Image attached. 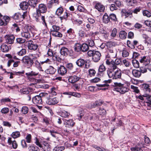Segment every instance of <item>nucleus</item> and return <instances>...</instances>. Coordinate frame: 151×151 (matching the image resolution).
<instances>
[{
  "mask_svg": "<svg viewBox=\"0 0 151 151\" xmlns=\"http://www.w3.org/2000/svg\"><path fill=\"white\" fill-rule=\"evenodd\" d=\"M38 149L37 147L36 146H34L33 145L30 146L28 149L29 151H37Z\"/></svg>",
  "mask_w": 151,
  "mask_h": 151,
  "instance_id": "obj_47",
  "label": "nucleus"
},
{
  "mask_svg": "<svg viewBox=\"0 0 151 151\" xmlns=\"http://www.w3.org/2000/svg\"><path fill=\"white\" fill-rule=\"evenodd\" d=\"M60 52L61 55L66 56L68 55V50L67 48L63 47L61 48Z\"/></svg>",
  "mask_w": 151,
  "mask_h": 151,
  "instance_id": "obj_24",
  "label": "nucleus"
},
{
  "mask_svg": "<svg viewBox=\"0 0 151 151\" xmlns=\"http://www.w3.org/2000/svg\"><path fill=\"white\" fill-rule=\"evenodd\" d=\"M1 50L4 52H7L10 49L6 44H3L0 46Z\"/></svg>",
  "mask_w": 151,
  "mask_h": 151,
  "instance_id": "obj_26",
  "label": "nucleus"
},
{
  "mask_svg": "<svg viewBox=\"0 0 151 151\" xmlns=\"http://www.w3.org/2000/svg\"><path fill=\"white\" fill-rule=\"evenodd\" d=\"M140 147H132L131 148V150L132 151H143L141 149V148L143 146L141 145L139 146Z\"/></svg>",
  "mask_w": 151,
  "mask_h": 151,
  "instance_id": "obj_51",
  "label": "nucleus"
},
{
  "mask_svg": "<svg viewBox=\"0 0 151 151\" xmlns=\"http://www.w3.org/2000/svg\"><path fill=\"white\" fill-rule=\"evenodd\" d=\"M25 139L27 142L28 143H31L32 139L31 135L29 134H27L26 137Z\"/></svg>",
  "mask_w": 151,
  "mask_h": 151,
  "instance_id": "obj_53",
  "label": "nucleus"
},
{
  "mask_svg": "<svg viewBox=\"0 0 151 151\" xmlns=\"http://www.w3.org/2000/svg\"><path fill=\"white\" fill-rule=\"evenodd\" d=\"M113 67L112 68H109L107 70V73L109 77L113 79H121L122 74L121 70L116 68V66Z\"/></svg>",
  "mask_w": 151,
  "mask_h": 151,
  "instance_id": "obj_1",
  "label": "nucleus"
},
{
  "mask_svg": "<svg viewBox=\"0 0 151 151\" xmlns=\"http://www.w3.org/2000/svg\"><path fill=\"white\" fill-rule=\"evenodd\" d=\"M22 37H25L26 38H29L31 37L30 35L29 32L27 31L25 32L23 31L21 33Z\"/></svg>",
  "mask_w": 151,
  "mask_h": 151,
  "instance_id": "obj_35",
  "label": "nucleus"
},
{
  "mask_svg": "<svg viewBox=\"0 0 151 151\" xmlns=\"http://www.w3.org/2000/svg\"><path fill=\"white\" fill-rule=\"evenodd\" d=\"M17 42L19 44H22L25 42L26 40L22 38H18L16 40Z\"/></svg>",
  "mask_w": 151,
  "mask_h": 151,
  "instance_id": "obj_50",
  "label": "nucleus"
},
{
  "mask_svg": "<svg viewBox=\"0 0 151 151\" xmlns=\"http://www.w3.org/2000/svg\"><path fill=\"white\" fill-rule=\"evenodd\" d=\"M122 16L126 18L128 17H131L133 13L132 10L131 9H123L121 11Z\"/></svg>",
  "mask_w": 151,
  "mask_h": 151,
  "instance_id": "obj_9",
  "label": "nucleus"
},
{
  "mask_svg": "<svg viewBox=\"0 0 151 151\" xmlns=\"http://www.w3.org/2000/svg\"><path fill=\"white\" fill-rule=\"evenodd\" d=\"M74 50L76 52L81 51V45L79 43H77L74 46Z\"/></svg>",
  "mask_w": 151,
  "mask_h": 151,
  "instance_id": "obj_40",
  "label": "nucleus"
},
{
  "mask_svg": "<svg viewBox=\"0 0 151 151\" xmlns=\"http://www.w3.org/2000/svg\"><path fill=\"white\" fill-rule=\"evenodd\" d=\"M147 101L146 102L147 106L151 107V96H149L147 98Z\"/></svg>",
  "mask_w": 151,
  "mask_h": 151,
  "instance_id": "obj_57",
  "label": "nucleus"
},
{
  "mask_svg": "<svg viewBox=\"0 0 151 151\" xmlns=\"http://www.w3.org/2000/svg\"><path fill=\"white\" fill-rule=\"evenodd\" d=\"M26 50L24 49H22L17 54L19 56H23L26 54Z\"/></svg>",
  "mask_w": 151,
  "mask_h": 151,
  "instance_id": "obj_52",
  "label": "nucleus"
},
{
  "mask_svg": "<svg viewBox=\"0 0 151 151\" xmlns=\"http://www.w3.org/2000/svg\"><path fill=\"white\" fill-rule=\"evenodd\" d=\"M52 58L53 60L58 62H60L61 60V58L58 56L56 53L54 54L52 56Z\"/></svg>",
  "mask_w": 151,
  "mask_h": 151,
  "instance_id": "obj_38",
  "label": "nucleus"
},
{
  "mask_svg": "<svg viewBox=\"0 0 151 151\" xmlns=\"http://www.w3.org/2000/svg\"><path fill=\"white\" fill-rule=\"evenodd\" d=\"M22 60L23 63L27 65L28 68L31 67L34 63L33 60L27 56L23 57Z\"/></svg>",
  "mask_w": 151,
  "mask_h": 151,
  "instance_id": "obj_10",
  "label": "nucleus"
},
{
  "mask_svg": "<svg viewBox=\"0 0 151 151\" xmlns=\"http://www.w3.org/2000/svg\"><path fill=\"white\" fill-rule=\"evenodd\" d=\"M70 94H71V95L77 97L78 98H80L81 97V94L80 93H78L77 92H71L70 93Z\"/></svg>",
  "mask_w": 151,
  "mask_h": 151,
  "instance_id": "obj_58",
  "label": "nucleus"
},
{
  "mask_svg": "<svg viewBox=\"0 0 151 151\" xmlns=\"http://www.w3.org/2000/svg\"><path fill=\"white\" fill-rule=\"evenodd\" d=\"M58 102V99L56 98L50 99H48L46 101V103L47 104L50 105L56 104Z\"/></svg>",
  "mask_w": 151,
  "mask_h": 151,
  "instance_id": "obj_21",
  "label": "nucleus"
},
{
  "mask_svg": "<svg viewBox=\"0 0 151 151\" xmlns=\"http://www.w3.org/2000/svg\"><path fill=\"white\" fill-rule=\"evenodd\" d=\"M101 56V53L98 51H96L92 56V60L95 62H97L100 60Z\"/></svg>",
  "mask_w": 151,
  "mask_h": 151,
  "instance_id": "obj_15",
  "label": "nucleus"
},
{
  "mask_svg": "<svg viewBox=\"0 0 151 151\" xmlns=\"http://www.w3.org/2000/svg\"><path fill=\"white\" fill-rule=\"evenodd\" d=\"M38 2V0H29L28 1L29 5L35 8L37 5Z\"/></svg>",
  "mask_w": 151,
  "mask_h": 151,
  "instance_id": "obj_29",
  "label": "nucleus"
},
{
  "mask_svg": "<svg viewBox=\"0 0 151 151\" xmlns=\"http://www.w3.org/2000/svg\"><path fill=\"white\" fill-rule=\"evenodd\" d=\"M89 45L91 47H92L94 45V41L92 40H88V41Z\"/></svg>",
  "mask_w": 151,
  "mask_h": 151,
  "instance_id": "obj_64",
  "label": "nucleus"
},
{
  "mask_svg": "<svg viewBox=\"0 0 151 151\" xmlns=\"http://www.w3.org/2000/svg\"><path fill=\"white\" fill-rule=\"evenodd\" d=\"M117 32V29L116 28H114L112 31L111 33V37H116Z\"/></svg>",
  "mask_w": 151,
  "mask_h": 151,
  "instance_id": "obj_55",
  "label": "nucleus"
},
{
  "mask_svg": "<svg viewBox=\"0 0 151 151\" xmlns=\"http://www.w3.org/2000/svg\"><path fill=\"white\" fill-rule=\"evenodd\" d=\"M28 111V108L26 106H23L22 107V112L24 114H27Z\"/></svg>",
  "mask_w": 151,
  "mask_h": 151,
  "instance_id": "obj_48",
  "label": "nucleus"
},
{
  "mask_svg": "<svg viewBox=\"0 0 151 151\" xmlns=\"http://www.w3.org/2000/svg\"><path fill=\"white\" fill-rule=\"evenodd\" d=\"M131 88L133 90V91L136 93H138L139 92V90L138 89V87L134 86L133 85L131 86Z\"/></svg>",
  "mask_w": 151,
  "mask_h": 151,
  "instance_id": "obj_61",
  "label": "nucleus"
},
{
  "mask_svg": "<svg viewBox=\"0 0 151 151\" xmlns=\"http://www.w3.org/2000/svg\"><path fill=\"white\" fill-rule=\"evenodd\" d=\"M99 114L101 115H104L106 114V111L103 108H101L99 110Z\"/></svg>",
  "mask_w": 151,
  "mask_h": 151,
  "instance_id": "obj_59",
  "label": "nucleus"
},
{
  "mask_svg": "<svg viewBox=\"0 0 151 151\" xmlns=\"http://www.w3.org/2000/svg\"><path fill=\"white\" fill-rule=\"evenodd\" d=\"M65 125L66 127L69 128H71L73 127L75 124V122L72 119H70L66 120L65 121Z\"/></svg>",
  "mask_w": 151,
  "mask_h": 151,
  "instance_id": "obj_20",
  "label": "nucleus"
},
{
  "mask_svg": "<svg viewBox=\"0 0 151 151\" xmlns=\"http://www.w3.org/2000/svg\"><path fill=\"white\" fill-rule=\"evenodd\" d=\"M139 61L140 63H143L145 66H146L150 63V60L148 57L144 56L141 57Z\"/></svg>",
  "mask_w": 151,
  "mask_h": 151,
  "instance_id": "obj_17",
  "label": "nucleus"
},
{
  "mask_svg": "<svg viewBox=\"0 0 151 151\" xmlns=\"http://www.w3.org/2000/svg\"><path fill=\"white\" fill-rule=\"evenodd\" d=\"M115 89L116 91L122 94H124L129 91V89L127 87L124 86V84L120 87H117Z\"/></svg>",
  "mask_w": 151,
  "mask_h": 151,
  "instance_id": "obj_13",
  "label": "nucleus"
},
{
  "mask_svg": "<svg viewBox=\"0 0 151 151\" xmlns=\"http://www.w3.org/2000/svg\"><path fill=\"white\" fill-rule=\"evenodd\" d=\"M103 103V101H96L94 102L88 104V107L90 109L94 108L101 105Z\"/></svg>",
  "mask_w": 151,
  "mask_h": 151,
  "instance_id": "obj_12",
  "label": "nucleus"
},
{
  "mask_svg": "<svg viewBox=\"0 0 151 151\" xmlns=\"http://www.w3.org/2000/svg\"><path fill=\"white\" fill-rule=\"evenodd\" d=\"M32 101L34 104H42V99L41 96H36L32 98Z\"/></svg>",
  "mask_w": 151,
  "mask_h": 151,
  "instance_id": "obj_14",
  "label": "nucleus"
},
{
  "mask_svg": "<svg viewBox=\"0 0 151 151\" xmlns=\"http://www.w3.org/2000/svg\"><path fill=\"white\" fill-rule=\"evenodd\" d=\"M60 27L59 26L56 25H53L50 29L51 34L55 37H61L62 36V34L58 31L60 30Z\"/></svg>",
  "mask_w": 151,
  "mask_h": 151,
  "instance_id": "obj_4",
  "label": "nucleus"
},
{
  "mask_svg": "<svg viewBox=\"0 0 151 151\" xmlns=\"http://www.w3.org/2000/svg\"><path fill=\"white\" fill-rule=\"evenodd\" d=\"M129 53L127 50H123L122 51V56L123 57H126L128 56Z\"/></svg>",
  "mask_w": 151,
  "mask_h": 151,
  "instance_id": "obj_54",
  "label": "nucleus"
},
{
  "mask_svg": "<svg viewBox=\"0 0 151 151\" xmlns=\"http://www.w3.org/2000/svg\"><path fill=\"white\" fill-rule=\"evenodd\" d=\"M85 61L83 59L80 58L78 59L76 62V65L79 67H82L85 64Z\"/></svg>",
  "mask_w": 151,
  "mask_h": 151,
  "instance_id": "obj_28",
  "label": "nucleus"
},
{
  "mask_svg": "<svg viewBox=\"0 0 151 151\" xmlns=\"http://www.w3.org/2000/svg\"><path fill=\"white\" fill-rule=\"evenodd\" d=\"M70 114V113L65 111H63L61 113V116L65 118L69 116Z\"/></svg>",
  "mask_w": 151,
  "mask_h": 151,
  "instance_id": "obj_46",
  "label": "nucleus"
},
{
  "mask_svg": "<svg viewBox=\"0 0 151 151\" xmlns=\"http://www.w3.org/2000/svg\"><path fill=\"white\" fill-rule=\"evenodd\" d=\"M47 7L44 4H40L38 6V9L36 10L37 14L38 17L41 15V13H44L47 11Z\"/></svg>",
  "mask_w": 151,
  "mask_h": 151,
  "instance_id": "obj_7",
  "label": "nucleus"
},
{
  "mask_svg": "<svg viewBox=\"0 0 151 151\" xmlns=\"http://www.w3.org/2000/svg\"><path fill=\"white\" fill-rule=\"evenodd\" d=\"M57 71L59 74L63 76L66 73L67 70L66 68L64 66L61 65L58 68Z\"/></svg>",
  "mask_w": 151,
  "mask_h": 151,
  "instance_id": "obj_16",
  "label": "nucleus"
},
{
  "mask_svg": "<svg viewBox=\"0 0 151 151\" xmlns=\"http://www.w3.org/2000/svg\"><path fill=\"white\" fill-rule=\"evenodd\" d=\"M110 19L114 21H116L117 20L116 15L113 14H111L109 15Z\"/></svg>",
  "mask_w": 151,
  "mask_h": 151,
  "instance_id": "obj_56",
  "label": "nucleus"
},
{
  "mask_svg": "<svg viewBox=\"0 0 151 151\" xmlns=\"http://www.w3.org/2000/svg\"><path fill=\"white\" fill-rule=\"evenodd\" d=\"M133 66L135 68H137L139 67V63L136 60H133L132 61Z\"/></svg>",
  "mask_w": 151,
  "mask_h": 151,
  "instance_id": "obj_45",
  "label": "nucleus"
},
{
  "mask_svg": "<svg viewBox=\"0 0 151 151\" xmlns=\"http://www.w3.org/2000/svg\"><path fill=\"white\" fill-rule=\"evenodd\" d=\"M88 73L89 76L91 77L95 75L96 72L94 69H90L89 70Z\"/></svg>",
  "mask_w": 151,
  "mask_h": 151,
  "instance_id": "obj_49",
  "label": "nucleus"
},
{
  "mask_svg": "<svg viewBox=\"0 0 151 151\" xmlns=\"http://www.w3.org/2000/svg\"><path fill=\"white\" fill-rule=\"evenodd\" d=\"M121 61L120 60L118 59H116L115 61L113 60H111V61L109 59H106V64L109 65V68H112L113 66H116V68H118L117 65H119Z\"/></svg>",
  "mask_w": 151,
  "mask_h": 151,
  "instance_id": "obj_6",
  "label": "nucleus"
},
{
  "mask_svg": "<svg viewBox=\"0 0 151 151\" xmlns=\"http://www.w3.org/2000/svg\"><path fill=\"white\" fill-rule=\"evenodd\" d=\"M132 73L133 76L136 77H139L141 75V73L140 71L136 70H133Z\"/></svg>",
  "mask_w": 151,
  "mask_h": 151,
  "instance_id": "obj_34",
  "label": "nucleus"
},
{
  "mask_svg": "<svg viewBox=\"0 0 151 151\" xmlns=\"http://www.w3.org/2000/svg\"><path fill=\"white\" fill-rule=\"evenodd\" d=\"M9 111V108L7 107H5L1 109V111L2 113L6 114L8 113Z\"/></svg>",
  "mask_w": 151,
  "mask_h": 151,
  "instance_id": "obj_62",
  "label": "nucleus"
},
{
  "mask_svg": "<svg viewBox=\"0 0 151 151\" xmlns=\"http://www.w3.org/2000/svg\"><path fill=\"white\" fill-rule=\"evenodd\" d=\"M20 136V132L18 131H15V132H14L12 133V137L14 139L19 137Z\"/></svg>",
  "mask_w": 151,
  "mask_h": 151,
  "instance_id": "obj_43",
  "label": "nucleus"
},
{
  "mask_svg": "<svg viewBox=\"0 0 151 151\" xmlns=\"http://www.w3.org/2000/svg\"><path fill=\"white\" fill-rule=\"evenodd\" d=\"M80 78L75 75L70 76L68 79L69 82L72 83H74L78 81Z\"/></svg>",
  "mask_w": 151,
  "mask_h": 151,
  "instance_id": "obj_22",
  "label": "nucleus"
},
{
  "mask_svg": "<svg viewBox=\"0 0 151 151\" xmlns=\"http://www.w3.org/2000/svg\"><path fill=\"white\" fill-rule=\"evenodd\" d=\"M149 87V85L147 84H143L142 86V88L144 91L149 92L150 90Z\"/></svg>",
  "mask_w": 151,
  "mask_h": 151,
  "instance_id": "obj_33",
  "label": "nucleus"
},
{
  "mask_svg": "<svg viewBox=\"0 0 151 151\" xmlns=\"http://www.w3.org/2000/svg\"><path fill=\"white\" fill-rule=\"evenodd\" d=\"M8 142L10 145H12V147L14 149H16L17 147V145L15 141H12L11 138H9L8 140Z\"/></svg>",
  "mask_w": 151,
  "mask_h": 151,
  "instance_id": "obj_27",
  "label": "nucleus"
},
{
  "mask_svg": "<svg viewBox=\"0 0 151 151\" xmlns=\"http://www.w3.org/2000/svg\"><path fill=\"white\" fill-rule=\"evenodd\" d=\"M95 8L98 11L100 12H104L105 9L104 6L100 3H98L96 4Z\"/></svg>",
  "mask_w": 151,
  "mask_h": 151,
  "instance_id": "obj_18",
  "label": "nucleus"
},
{
  "mask_svg": "<svg viewBox=\"0 0 151 151\" xmlns=\"http://www.w3.org/2000/svg\"><path fill=\"white\" fill-rule=\"evenodd\" d=\"M142 14L143 16L148 17H151V13L148 10H143L142 12Z\"/></svg>",
  "mask_w": 151,
  "mask_h": 151,
  "instance_id": "obj_42",
  "label": "nucleus"
},
{
  "mask_svg": "<svg viewBox=\"0 0 151 151\" xmlns=\"http://www.w3.org/2000/svg\"><path fill=\"white\" fill-rule=\"evenodd\" d=\"M28 3L26 1H23L20 4V8L23 10H26L28 7Z\"/></svg>",
  "mask_w": 151,
  "mask_h": 151,
  "instance_id": "obj_25",
  "label": "nucleus"
},
{
  "mask_svg": "<svg viewBox=\"0 0 151 151\" xmlns=\"http://www.w3.org/2000/svg\"><path fill=\"white\" fill-rule=\"evenodd\" d=\"M74 31L71 28H70L67 31V36H68V37L69 38H72L73 36H72V35H73Z\"/></svg>",
  "mask_w": 151,
  "mask_h": 151,
  "instance_id": "obj_39",
  "label": "nucleus"
},
{
  "mask_svg": "<svg viewBox=\"0 0 151 151\" xmlns=\"http://www.w3.org/2000/svg\"><path fill=\"white\" fill-rule=\"evenodd\" d=\"M38 74V73L33 71H31L30 72L27 73H26V75L29 78L30 77L32 76H35L37 75Z\"/></svg>",
  "mask_w": 151,
  "mask_h": 151,
  "instance_id": "obj_37",
  "label": "nucleus"
},
{
  "mask_svg": "<svg viewBox=\"0 0 151 151\" xmlns=\"http://www.w3.org/2000/svg\"><path fill=\"white\" fill-rule=\"evenodd\" d=\"M35 140V143L40 148H42L44 151H50V145L48 143L44 142L43 145H42L37 138L36 137Z\"/></svg>",
  "mask_w": 151,
  "mask_h": 151,
  "instance_id": "obj_3",
  "label": "nucleus"
},
{
  "mask_svg": "<svg viewBox=\"0 0 151 151\" xmlns=\"http://www.w3.org/2000/svg\"><path fill=\"white\" fill-rule=\"evenodd\" d=\"M122 5L121 1L119 0H116L114 2L113 4H112L110 6V10L111 11H113L117 10L118 8L120 7Z\"/></svg>",
  "mask_w": 151,
  "mask_h": 151,
  "instance_id": "obj_11",
  "label": "nucleus"
},
{
  "mask_svg": "<svg viewBox=\"0 0 151 151\" xmlns=\"http://www.w3.org/2000/svg\"><path fill=\"white\" fill-rule=\"evenodd\" d=\"M63 149V147H55L53 150V151H62Z\"/></svg>",
  "mask_w": 151,
  "mask_h": 151,
  "instance_id": "obj_63",
  "label": "nucleus"
},
{
  "mask_svg": "<svg viewBox=\"0 0 151 151\" xmlns=\"http://www.w3.org/2000/svg\"><path fill=\"white\" fill-rule=\"evenodd\" d=\"M102 19L103 22L105 24L108 23L110 20L109 17L106 13L103 15Z\"/></svg>",
  "mask_w": 151,
  "mask_h": 151,
  "instance_id": "obj_30",
  "label": "nucleus"
},
{
  "mask_svg": "<svg viewBox=\"0 0 151 151\" xmlns=\"http://www.w3.org/2000/svg\"><path fill=\"white\" fill-rule=\"evenodd\" d=\"M35 64L36 67L40 71H43L44 70H43L42 67L41 66L40 63L37 60H36L35 62Z\"/></svg>",
  "mask_w": 151,
  "mask_h": 151,
  "instance_id": "obj_41",
  "label": "nucleus"
},
{
  "mask_svg": "<svg viewBox=\"0 0 151 151\" xmlns=\"http://www.w3.org/2000/svg\"><path fill=\"white\" fill-rule=\"evenodd\" d=\"M106 70L105 67L103 64H102L100 65L99 68L98 70L99 72L102 73L105 71Z\"/></svg>",
  "mask_w": 151,
  "mask_h": 151,
  "instance_id": "obj_44",
  "label": "nucleus"
},
{
  "mask_svg": "<svg viewBox=\"0 0 151 151\" xmlns=\"http://www.w3.org/2000/svg\"><path fill=\"white\" fill-rule=\"evenodd\" d=\"M21 93H22L23 94H28L29 93V91L28 88H23L21 90Z\"/></svg>",
  "mask_w": 151,
  "mask_h": 151,
  "instance_id": "obj_60",
  "label": "nucleus"
},
{
  "mask_svg": "<svg viewBox=\"0 0 151 151\" xmlns=\"http://www.w3.org/2000/svg\"><path fill=\"white\" fill-rule=\"evenodd\" d=\"M56 69L52 66H50L48 69L46 70L45 72L47 74H53L55 73L56 71Z\"/></svg>",
  "mask_w": 151,
  "mask_h": 151,
  "instance_id": "obj_23",
  "label": "nucleus"
},
{
  "mask_svg": "<svg viewBox=\"0 0 151 151\" xmlns=\"http://www.w3.org/2000/svg\"><path fill=\"white\" fill-rule=\"evenodd\" d=\"M26 44L27 45L28 49L29 50L35 51L38 49V45L32 40L27 41Z\"/></svg>",
  "mask_w": 151,
  "mask_h": 151,
  "instance_id": "obj_8",
  "label": "nucleus"
},
{
  "mask_svg": "<svg viewBox=\"0 0 151 151\" xmlns=\"http://www.w3.org/2000/svg\"><path fill=\"white\" fill-rule=\"evenodd\" d=\"M59 2V0H51L47 4L48 7L49 8H51L54 4H58Z\"/></svg>",
  "mask_w": 151,
  "mask_h": 151,
  "instance_id": "obj_31",
  "label": "nucleus"
},
{
  "mask_svg": "<svg viewBox=\"0 0 151 151\" xmlns=\"http://www.w3.org/2000/svg\"><path fill=\"white\" fill-rule=\"evenodd\" d=\"M127 33L125 31L122 30L120 32L119 37L122 39H125L127 37Z\"/></svg>",
  "mask_w": 151,
  "mask_h": 151,
  "instance_id": "obj_32",
  "label": "nucleus"
},
{
  "mask_svg": "<svg viewBox=\"0 0 151 151\" xmlns=\"http://www.w3.org/2000/svg\"><path fill=\"white\" fill-rule=\"evenodd\" d=\"M63 9L62 7L60 6L58 8L55 12V14L56 15L59 16V18L60 19L61 22L63 20H67L68 17L69 16L70 13L65 12L64 13V14L63 16H60L63 13Z\"/></svg>",
  "mask_w": 151,
  "mask_h": 151,
  "instance_id": "obj_2",
  "label": "nucleus"
},
{
  "mask_svg": "<svg viewBox=\"0 0 151 151\" xmlns=\"http://www.w3.org/2000/svg\"><path fill=\"white\" fill-rule=\"evenodd\" d=\"M6 42L9 44H12L13 43L15 37L13 35H8L6 37Z\"/></svg>",
  "mask_w": 151,
  "mask_h": 151,
  "instance_id": "obj_19",
  "label": "nucleus"
},
{
  "mask_svg": "<svg viewBox=\"0 0 151 151\" xmlns=\"http://www.w3.org/2000/svg\"><path fill=\"white\" fill-rule=\"evenodd\" d=\"M27 15V12H26L21 14L19 12L15 13L12 17V18L17 21H22Z\"/></svg>",
  "mask_w": 151,
  "mask_h": 151,
  "instance_id": "obj_5",
  "label": "nucleus"
},
{
  "mask_svg": "<svg viewBox=\"0 0 151 151\" xmlns=\"http://www.w3.org/2000/svg\"><path fill=\"white\" fill-rule=\"evenodd\" d=\"M81 51L84 52L87 51L89 49V47L87 44L83 43L81 45Z\"/></svg>",
  "mask_w": 151,
  "mask_h": 151,
  "instance_id": "obj_36",
  "label": "nucleus"
}]
</instances>
